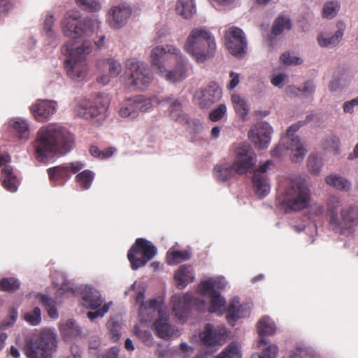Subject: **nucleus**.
<instances>
[{
    "instance_id": "f257e3e1",
    "label": "nucleus",
    "mask_w": 358,
    "mask_h": 358,
    "mask_svg": "<svg viewBox=\"0 0 358 358\" xmlns=\"http://www.w3.org/2000/svg\"><path fill=\"white\" fill-rule=\"evenodd\" d=\"M217 281L209 278L200 282L198 289L201 295L210 299V306L202 299L194 297L190 293L183 295H175L171 299L172 311L178 319L183 320L188 316L192 309L199 312H204L207 309L210 313H220L225 306V299L220 296L216 289Z\"/></svg>"
},
{
    "instance_id": "f03ea898",
    "label": "nucleus",
    "mask_w": 358,
    "mask_h": 358,
    "mask_svg": "<svg viewBox=\"0 0 358 358\" xmlns=\"http://www.w3.org/2000/svg\"><path fill=\"white\" fill-rule=\"evenodd\" d=\"M73 143L71 134L64 127L55 124L43 126L33 142L36 159L40 162H47L54 155L67 153Z\"/></svg>"
},
{
    "instance_id": "7ed1b4c3",
    "label": "nucleus",
    "mask_w": 358,
    "mask_h": 358,
    "mask_svg": "<svg viewBox=\"0 0 358 358\" xmlns=\"http://www.w3.org/2000/svg\"><path fill=\"white\" fill-rule=\"evenodd\" d=\"M150 59L152 65L169 82H180L187 76V59L176 46H157L152 49Z\"/></svg>"
},
{
    "instance_id": "20e7f679",
    "label": "nucleus",
    "mask_w": 358,
    "mask_h": 358,
    "mask_svg": "<svg viewBox=\"0 0 358 358\" xmlns=\"http://www.w3.org/2000/svg\"><path fill=\"white\" fill-rule=\"evenodd\" d=\"M184 50L197 63H203L214 57L216 42L212 33L205 27L194 28L187 36Z\"/></svg>"
},
{
    "instance_id": "39448f33",
    "label": "nucleus",
    "mask_w": 358,
    "mask_h": 358,
    "mask_svg": "<svg viewBox=\"0 0 358 358\" xmlns=\"http://www.w3.org/2000/svg\"><path fill=\"white\" fill-rule=\"evenodd\" d=\"M341 201L336 196H331L327 203V220L329 228L335 233L345 234L358 225V206H350L343 208L338 213Z\"/></svg>"
},
{
    "instance_id": "423d86ee",
    "label": "nucleus",
    "mask_w": 358,
    "mask_h": 358,
    "mask_svg": "<svg viewBox=\"0 0 358 358\" xmlns=\"http://www.w3.org/2000/svg\"><path fill=\"white\" fill-rule=\"evenodd\" d=\"M92 44L85 40L80 45L75 46V43L68 42L62 48V52L67 55L64 67L67 75L73 80H82L87 73L86 56L92 51Z\"/></svg>"
},
{
    "instance_id": "0eeeda50",
    "label": "nucleus",
    "mask_w": 358,
    "mask_h": 358,
    "mask_svg": "<svg viewBox=\"0 0 358 358\" xmlns=\"http://www.w3.org/2000/svg\"><path fill=\"white\" fill-rule=\"evenodd\" d=\"M57 335L50 329L41 331L24 348L27 358H53L57 349Z\"/></svg>"
},
{
    "instance_id": "6e6552de",
    "label": "nucleus",
    "mask_w": 358,
    "mask_h": 358,
    "mask_svg": "<svg viewBox=\"0 0 358 358\" xmlns=\"http://www.w3.org/2000/svg\"><path fill=\"white\" fill-rule=\"evenodd\" d=\"M62 32L66 37L78 38L89 36L94 32V22L83 19L77 10L67 12L61 22Z\"/></svg>"
},
{
    "instance_id": "1a4fd4ad",
    "label": "nucleus",
    "mask_w": 358,
    "mask_h": 358,
    "mask_svg": "<svg viewBox=\"0 0 358 358\" xmlns=\"http://www.w3.org/2000/svg\"><path fill=\"white\" fill-rule=\"evenodd\" d=\"M283 204L287 210L299 211L308 207L310 199V190L301 180H292L285 191Z\"/></svg>"
},
{
    "instance_id": "9d476101",
    "label": "nucleus",
    "mask_w": 358,
    "mask_h": 358,
    "mask_svg": "<svg viewBox=\"0 0 358 358\" xmlns=\"http://www.w3.org/2000/svg\"><path fill=\"white\" fill-rule=\"evenodd\" d=\"M157 248L149 241L138 238L127 253V258L133 270L144 266L157 254Z\"/></svg>"
},
{
    "instance_id": "9b49d317",
    "label": "nucleus",
    "mask_w": 358,
    "mask_h": 358,
    "mask_svg": "<svg viewBox=\"0 0 358 358\" xmlns=\"http://www.w3.org/2000/svg\"><path fill=\"white\" fill-rule=\"evenodd\" d=\"M313 117V114H309L306 115L304 120L293 124L287 129V134L286 136L283 137V141H286V148L290 149L292 152L291 160L292 162L297 163L301 162L307 153L304 143L298 136H294V133L301 127L312 121Z\"/></svg>"
},
{
    "instance_id": "f8f14e48",
    "label": "nucleus",
    "mask_w": 358,
    "mask_h": 358,
    "mask_svg": "<svg viewBox=\"0 0 358 358\" xmlns=\"http://www.w3.org/2000/svg\"><path fill=\"white\" fill-rule=\"evenodd\" d=\"M127 66L131 85L139 90H143L148 86L152 80V76L147 64L131 59L127 60Z\"/></svg>"
},
{
    "instance_id": "ddd939ff",
    "label": "nucleus",
    "mask_w": 358,
    "mask_h": 358,
    "mask_svg": "<svg viewBox=\"0 0 358 358\" xmlns=\"http://www.w3.org/2000/svg\"><path fill=\"white\" fill-rule=\"evenodd\" d=\"M236 158L233 163L237 174L243 175L252 169L257 162V156L250 145H240L235 151Z\"/></svg>"
},
{
    "instance_id": "4468645a",
    "label": "nucleus",
    "mask_w": 358,
    "mask_h": 358,
    "mask_svg": "<svg viewBox=\"0 0 358 358\" xmlns=\"http://www.w3.org/2000/svg\"><path fill=\"white\" fill-rule=\"evenodd\" d=\"M236 158L233 163L237 174L243 175L252 169L257 162V156L250 145H240L235 151Z\"/></svg>"
},
{
    "instance_id": "2eb2a0df",
    "label": "nucleus",
    "mask_w": 358,
    "mask_h": 358,
    "mask_svg": "<svg viewBox=\"0 0 358 358\" xmlns=\"http://www.w3.org/2000/svg\"><path fill=\"white\" fill-rule=\"evenodd\" d=\"M225 45L229 52L234 56H242L246 52L247 42L243 30L232 27L225 31Z\"/></svg>"
},
{
    "instance_id": "dca6fc26",
    "label": "nucleus",
    "mask_w": 358,
    "mask_h": 358,
    "mask_svg": "<svg viewBox=\"0 0 358 358\" xmlns=\"http://www.w3.org/2000/svg\"><path fill=\"white\" fill-rule=\"evenodd\" d=\"M273 129L266 122L257 123L248 131L249 139L259 149L266 148L271 141V134Z\"/></svg>"
},
{
    "instance_id": "f3484780",
    "label": "nucleus",
    "mask_w": 358,
    "mask_h": 358,
    "mask_svg": "<svg viewBox=\"0 0 358 358\" xmlns=\"http://www.w3.org/2000/svg\"><path fill=\"white\" fill-rule=\"evenodd\" d=\"M131 15V7L124 2H120L110 7L108 21L111 27L120 29L126 24Z\"/></svg>"
},
{
    "instance_id": "a211bd4d",
    "label": "nucleus",
    "mask_w": 358,
    "mask_h": 358,
    "mask_svg": "<svg viewBox=\"0 0 358 358\" xmlns=\"http://www.w3.org/2000/svg\"><path fill=\"white\" fill-rule=\"evenodd\" d=\"M145 290H138L136 293L135 301L137 303L140 304L139 307V317L141 322H148L155 315L157 310L159 306H161V303L156 299H150L147 302H144Z\"/></svg>"
},
{
    "instance_id": "6ab92c4d",
    "label": "nucleus",
    "mask_w": 358,
    "mask_h": 358,
    "mask_svg": "<svg viewBox=\"0 0 358 358\" xmlns=\"http://www.w3.org/2000/svg\"><path fill=\"white\" fill-rule=\"evenodd\" d=\"M227 335V330L223 327L214 328L211 324L205 326L201 338L204 345L207 347L220 346L223 344Z\"/></svg>"
},
{
    "instance_id": "aec40b11",
    "label": "nucleus",
    "mask_w": 358,
    "mask_h": 358,
    "mask_svg": "<svg viewBox=\"0 0 358 358\" xmlns=\"http://www.w3.org/2000/svg\"><path fill=\"white\" fill-rule=\"evenodd\" d=\"M271 164V161L267 160L254 171L252 176L253 186L255 189L256 194L261 198L266 196L270 191V185L265 173Z\"/></svg>"
},
{
    "instance_id": "412c9836",
    "label": "nucleus",
    "mask_w": 358,
    "mask_h": 358,
    "mask_svg": "<svg viewBox=\"0 0 358 358\" xmlns=\"http://www.w3.org/2000/svg\"><path fill=\"white\" fill-rule=\"evenodd\" d=\"M150 105V101H143L141 96L128 99L122 103L119 114L122 117L135 118L138 116L139 111H146Z\"/></svg>"
},
{
    "instance_id": "4be33fe9",
    "label": "nucleus",
    "mask_w": 358,
    "mask_h": 358,
    "mask_svg": "<svg viewBox=\"0 0 358 358\" xmlns=\"http://www.w3.org/2000/svg\"><path fill=\"white\" fill-rule=\"evenodd\" d=\"M107 106L101 103L99 99H96L94 103L90 101L77 103L74 107V110L78 116L89 120L97 117L104 112Z\"/></svg>"
},
{
    "instance_id": "5701e85b",
    "label": "nucleus",
    "mask_w": 358,
    "mask_h": 358,
    "mask_svg": "<svg viewBox=\"0 0 358 358\" xmlns=\"http://www.w3.org/2000/svg\"><path fill=\"white\" fill-rule=\"evenodd\" d=\"M1 174L4 175V178L1 181V185L8 191L15 192L17 191L20 185V180L14 173L13 167L7 165L10 157L8 155H1Z\"/></svg>"
},
{
    "instance_id": "b1692460",
    "label": "nucleus",
    "mask_w": 358,
    "mask_h": 358,
    "mask_svg": "<svg viewBox=\"0 0 358 358\" xmlns=\"http://www.w3.org/2000/svg\"><path fill=\"white\" fill-rule=\"evenodd\" d=\"M57 110V102L48 100H38L30 107L35 120L38 122L47 121Z\"/></svg>"
},
{
    "instance_id": "393cba45",
    "label": "nucleus",
    "mask_w": 358,
    "mask_h": 358,
    "mask_svg": "<svg viewBox=\"0 0 358 358\" xmlns=\"http://www.w3.org/2000/svg\"><path fill=\"white\" fill-rule=\"evenodd\" d=\"M156 312L159 317L153 324L155 334L160 338L167 340L174 334L175 327L169 324V315L161 306H159Z\"/></svg>"
},
{
    "instance_id": "a878e982",
    "label": "nucleus",
    "mask_w": 358,
    "mask_h": 358,
    "mask_svg": "<svg viewBox=\"0 0 358 358\" xmlns=\"http://www.w3.org/2000/svg\"><path fill=\"white\" fill-rule=\"evenodd\" d=\"M199 104L201 108H209L220 100L222 96L221 89L216 82L211 81L200 92Z\"/></svg>"
},
{
    "instance_id": "bb28decb",
    "label": "nucleus",
    "mask_w": 358,
    "mask_h": 358,
    "mask_svg": "<svg viewBox=\"0 0 358 358\" xmlns=\"http://www.w3.org/2000/svg\"><path fill=\"white\" fill-rule=\"evenodd\" d=\"M336 31L331 36H325L320 34L317 36V41L322 48H334L343 40L346 25L344 22L338 21L336 24Z\"/></svg>"
},
{
    "instance_id": "cd10ccee",
    "label": "nucleus",
    "mask_w": 358,
    "mask_h": 358,
    "mask_svg": "<svg viewBox=\"0 0 358 358\" xmlns=\"http://www.w3.org/2000/svg\"><path fill=\"white\" fill-rule=\"evenodd\" d=\"M9 128L14 136L21 141H27L30 137V125L27 120L15 117L10 120Z\"/></svg>"
},
{
    "instance_id": "c85d7f7f",
    "label": "nucleus",
    "mask_w": 358,
    "mask_h": 358,
    "mask_svg": "<svg viewBox=\"0 0 358 358\" xmlns=\"http://www.w3.org/2000/svg\"><path fill=\"white\" fill-rule=\"evenodd\" d=\"M257 327L259 337V346L267 343L264 336H271L274 334L276 331V327L273 321L267 316H264L259 320Z\"/></svg>"
},
{
    "instance_id": "c756f323",
    "label": "nucleus",
    "mask_w": 358,
    "mask_h": 358,
    "mask_svg": "<svg viewBox=\"0 0 358 358\" xmlns=\"http://www.w3.org/2000/svg\"><path fill=\"white\" fill-rule=\"evenodd\" d=\"M174 280L179 289L185 288L189 283L194 280L192 269L190 266L182 265L175 272Z\"/></svg>"
},
{
    "instance_id": "7c9ffc66",
    "label": "nucleus",
    "mask_w": 358,
    "mask_h": 358,
    "mask_svg": "<svg viewBox=\"0 0 358 358\" xmlns=\"http://www.w3.org/2000/svg\"><path fill=\"white\" fill-rule=\"evenodd\" d=\"M83 305L90 309H96L102 304L101 294L91 288L86 287L83 292Z\"/></svg>"
},
{
    "instance_id": "2f4dec72",
    "label": "nucleus",
    "mask_w": 358,
    "mask_h": 358,
    "mask_svg": "<svg viewBox=\"0 0 358 358\" xmlns=\"http://www.w3.org/2000/svg\"><path fill=\"white\" fill-rule=\"evenodd\" d=\"M237 174L233 164L222 163L216 164L213 169V175L218 181H227Z\"/></svg>"
},
{
    "instance_id": "473e14b6",
    "label": "nucleus",
    "mask_w": 358,
    "mask_h": 358,
    "mask_svg": "<svg viewBox=\"0 0 358 358\" xmlns=\"http://www.w3.org/2000/svg\"><path fill=\"white\" fill-rule=\"evenodd\" d=\"M245 313L243 306L240 305L238 299L234 298L229 303L227 310V319L229 323L234 325V323L241 317H244Z\"/></svg>"
},
{
    "instance_id": "72a5a7b5",
    "label": "nucleus",
    "mask_w": 358,
    "mask_h": 358,
    "mask_svg": "<svg viewBox=\"0 0 358 358\" xmlns=\"http://www.w3.org/2000/svg\"><path fill=\"white\" fill-rule=\"evenodd\" d=\"M59 330L61 336L66 341L76 338L81 333L80 328L73 320H69L66 323L62 324Z\"/></svg>"
},
{
    "instance_id": "f704fd0d",
    "label": "nucleus",
    "mask_w": 358,
    "mask_h": 358,
    "mask_svg": "<svg viewBox=\"0 0 358 358\" xmlns=\"http://www.w3.org/2000/svg\"><path fill=\"white\" fill-rule=\"evenodd\" d=\"M176 10L184 18H191L196 11L194 0H178Z\"/></svg>"
},
{
    "instance_id": "c9c22d12",
    "label": "nucleus",
    "mask_w": 358,
    "mask_h": 358,
    "mask_svg": "<svg viewBox=\"0 0 358 358\" xmlns=\"http://www.w3.org/2000/svg\"><path fill=\"white\" fill-rule=\"evenodd\" d=\"M231 100L236 113L239 115L243 120H245L250 110L247 101L237 94H233L231 96Z\"/></svg>"
},
{
    "instance_id": "e433bc0d",
    "label": "nucleus",
    "mask_w": 358,
    "mask_h": 358,
    "mask_svg": "<svg viewBox=\"0 0 358 358\" xmlns=\"http://www.w3.org/2000/svg\"><path fill=\"white\" fill-rule=\"evenodd\" d=\"M291 28L292 22L290 18L282 15L274 20L271 28V34L277 36L281 34L285 29L289 30Z\"/></svg>"
},
{
    "instance_id": "4c0bfd02",
    "label": "nucleus",
    "mask_w": 358,
    "mask_h": 358,
    "mask_svg": "<svg viewBox=\"0 0 358 358\" xmlns=\"http://www.w3.org/2000/svg\"><path fill=\"white\" fill-rule=\"evenodd\" d=\"M49 179L51 182L60 179H68L70 177L69 167L66 164L59 165L48 169Z\"/></svg>"
},
{
    "instance_id": "58836bf2",
    "label": "nucleus",
    "mask_w": 358,
    "mask_h": 358,
    "mask_svg": "<svg viewBox=\"0 0 358 358\" xmlns=\"http://www.w3.org/2000/svg\"><path fill=\"white\" fill-rule=\"evenodd\" d=\"M191 254L187 250H169L166 254V262L169 265L178 264L183 261L189 259Z\"/></svg>"
},
{
    "instance_id": "ea45409f",
    "label": "nucleus",
    "mask_w": 358,
    "mask_h": 358,
    "mask_svg": "<svg viewBox=\"0 0 358 358\" xmlns=\"http://www.w3.org/2000/svg\"><path fill=\"white\" fill-rule=\"evenodd\" d=\"M36 298L43 305L48 312V315L51 318H57L59 317L55 301L50 297L43 294H38Z\"/></svg>"
},
{
    "instance_id": "a19ab883",
    "label": "nucleus",
    "mask_w": 358,
    "mask_h": 358,
    "mask_svg": "<svg viewBox=\"0 0 358 358\" xmlns=\"http://www.w3.org/2000/svg\"><path fill=\"white\" fill-rule=\"evenodd\" d=\"M325 182L339 190L348 191L350 188V182L345 178L332 174L325 178Z\"/></svg>"
},
{
    "instance_id": "79ce46f5",
    "label": "nucleus",
    "mask_w": 358,
    "mask_h": 358,
    "mask_svg": "<svg viewBox=\"0 0 358 358\" xmlns=\"http://www.w3.org/2000/svg\"><path fill=\"white\" fill-rule=\"evenodd\" d=\"M98 67L108 68V74L111 78L117 77L122 71V66L120 64L113 59H108L99 62L98 64Z\"/></svg>"
},
{
    "instance_id": "37998d69",
    "label": "nucleus",
    "mask_w": 358,
    "mask_h": 358,
    "mask_svg": "<svg viewBox=\"0 0 358 358\" xmlns=\"http://www.w3.org/2000/svg\"><path fill=\"white\" fill-rule=\"evenodd\" d=\"M94 174L90 170H84L76 176V180L82 189H88L92 183Z\"/></svg>"
},
{
    "instance_id": "c03bdc74",
    "label": "nucleus",
    "mask_w": 358,
    "mask_h": 358,
    "mask_svg": "<svg viewBox=\"0 0 358 358\" xmlns=\"http://www.w3.org/2000/svg\"><path fill=\"white\" fill-rule=\"evenodd\" d=\"M315 352L313 349L304 344H300L289 352V358H314Z\"/></svg>"
},
{
    "instance_id": "a18cd8bd",
    "label": "nucleus",
    "mask_w": 358,
    "mask_h": 358,
    "mask_svg": "<svg viewBox=\"0 0 358 358\" xmlns=\"http://www.w3.org/2000/svg\"><path fill=\"white\" fill-rule=\"evenodd\" d=\"M217 358H241L240 347L235 342L231 343Z\"/></svg>"
},
{
    "instance_id": "49530a36",
    "label": "nucleus",
    "mask_w": 358,
    "mask_h": 358,
    "mask_svg": "<svg viewBox=\"0 0 358 358\" xmlns=\"http://www.w3.org/2000/svg\"><path fill=\"white\" fill-rule=\"evenodd\" d=\"M173 99V98L168 97L166 101L167 103H170V117H171L172 120L177 121L182 117L183 113L182 110L180 102L178 100H174L172 101Z\"/></svg>"
},
{
    "instance_id": "de8ad7c7",
    "label": "nucleus",
    "mask_w": 358,
    "mask_h": 358,
    "mask_svg": "<svg viewBox=\"0 0 358 358\" xmlns=\"http://www.w3.org/2000/svg\"><path fill=\"white\" fill-rule=\"evenodd\" d=\"M340 9V3L337 1L326 2L322 8V16L327 19L334 17Z\"/></svg>"
},
{
    "instance_id": "09e8293b",
    "label": "nucleus",
    "mask_w": 358,
    "mask_h": 358,
    "mask_svg": "<svg viewBox=\"0 0 358 358\" xmlns=\"http://www.w3.org/2000/svg\"><path fill=\"white\" fill-rule=\"evenodd\" d=\"M322 159L317 157L315 155H310L307 161V166L308 171L314 175H317L320 172L321 167L322 166Z\"/></svg>"
},
{
    "instance_id": "8fccbe9b",
    "label": "nucleus",
    "mask_w": 358,
    "mask_h": 358,
    "mask_svg": "<svg viewBox=\"0 0 358 358\" xmlns=\"http://www.w3.org/2000/svg\"><path fill=\"white\" fill-rule=\"evenodd\" d=\"M106 326L111 335V339L114 342L118 341L121 336V325L119 322L115 320L114 319H110L108 321Z\"/></svg>"
},
{
    "instance_id": "3c124183",
    "label": "nucleus",
    "mask_w": 358,
    "mask_h": 358,
    "mask_svg": "<svg viewBox=\"0 0 358 358\" xmlns=\"http://www.w3.org/2000/svg\"><path fill=\"white\" fill-rule=\"evenodd\" d=\"M24 320L30 324L36 326L41 321V312L38 307H35L33 310L24 314Z\"/></svg>"
},
{
    "instance_id": "603ef678",
    "label": "nucleus",
    "mask_w": 358,
    "mask_h": 358,
    "mask_svg": "<svg viewBox=\"0 0 358 358\" xmlns=\"http://www.w3.org/2000/svg\"><path fill=\"white\" fill-rule=\"evenodd\" d=\"M19 280L15 278H1V290L8 292H15L20 287Z\"/></svg>"
},
{
    "instance_id": "864d4df0",
    "label": "nucleus",
    "mask_w": 358,
    "mask_h": 358,
    "mask_svg": "<svg viewBox=\"0 0 358 358\" xmlns=\"http://www.w3.org/2000/svg\"><path fill=\"white\" fill-rule=\"evenodd\" d=\"M78 6L90 12H96L101 9V4L96 0H76Z\"/></svg>"
},
{
    "instance_id": "5fc2aeb1",
    "label": "nucleus",
    "mask_w": 358,
    "mask_h": 358,
    "mask_svg": "<svg viewBox=\"0 0 358 358\" xmlns=\"http://www.w3.org/2000/svg\"><path fill=\"white\" fill-rule=\"evenodd\" d=\"M280 60L285 65H299L302 64L303 59L299 57L291 55L289 52H285L280 57Z\"/></svg>"
},
{
    "instance_id": "6e6d98bb",
    "label": "nucleus",
    "mask_w": 358,
    "mask_h": 358,
    "mask_svg": "<svg viewBox=\"0 0 358 358\" xmlns=\"http://www.w3.org/2000/svg\"><path fill=\"white\" fill-rule=\"evenodd\" d=\"M315 87L312 81L308 80L303 84V87L302 89H300L299 87L296 88L294 86H289L287 88V90L292 94L297 95L298 92H303L306 93L313 94L315 92Z\"/></svg>"
},
{
    "instance_id": "4d7b16f0",
    "label": "nucleus",
    "mask_w": 358,
    "mask_h": 358,
    "mask_svg": "<svg viewBox=\"0 0 358 358\" xmlns=\"http://www.w3.org/2000/svg\"><path fill=\"white\" fill-rule=\"evenodd\" d=\"M227 107L224 104H220L219 106L213 110L209 114V119L213 122L220 120L226 114Z\"/></svg>"
},
{
    "instance_id": "13d9d810",
    "label": "nucleus",
    "mask_w": 358,
    "mask_h": 358,
    "mask_svg": "<svg viewBox=\"0 0 358 358\" xmlns=\"http://www.w3.org/2000/svg\"><path fill=\"white\" fill-rule=\"evenodd\" d=\"M285 143L286 141H284L283 138H282L280 144L275 146L271 151V156L273 157L280 158L285 155V152L290 150V149L286 148Z\"/></svg>"
},
{
    "instance_id": "bf43d9fd",
    "label": "nucleus",
    "mask_w": 358,
    "mask_h": 358,
    "mask_svg": "<svg viewBox=\"0 0 358 358\" xmlns=\"http://www.w3.org/2000/svg\"><path fill=\"white\" fill-rule=\"evenodd\" d=\"M54 24V15L52 14L47 15L44 20V30L46 32L47 36L52 37L54 35L52 26Z\"/></svg>"
},
{
    "instance_id": "052dcab7",
    "label": "nucleus",
    "mask_w": 358,
    "mask_h": 358,
    "mask_svg": "<svg viewBox=\"0 0 358 358\" xmlns=\"http://www.w3.org/2000/svg\"><path fill=\"white\" fill-rule=\"evenodd\" d=\"M339 145V139L336 136H331L329 138L326 139L322 144L324 149L331 148L334 151L338 150Z\"/></svg>"
},
{
    "instance_id": "680f3d73",
    "label": "nucleus",
    "mask_w": 358,
    "mask_h": 358,
    "mask_svg": "<svg viewBox=\"0 0 358 358\" xmlns=\"http://www.w3.org/2000/svg\"><path fill=\"white\" fill-rule=\"evenodd\" d=\"M278 353V348L276 345H269L264 349L262 354V358H275Z\"/></svg>"
},
{
    "instance_id": "e2e57ef3",
    "label": "nucleus",
    "mask_w": 358,
    "mask_h": 358,
    "mask_svg": "<svg viewBox=\"0 0 358 358\" xmlns=\"http://www.w3.org/2000/svg\"><path fill=\"white\" fill-rule=\"evenodd\" d=\"M109 310V304L105 303L101 308L94 312H88L87 315L91 320L103 317Z\"/></svg>"
},
{
    "instance_id": "0e129e2a",
    "label": "nucleus",
    "mask_w": 358,
    "mask_h": 358,
    "mask_svg": "<svg viewBox=\"0 0 358 358\" xmlns=\"http://www.w3.org/2000/svg\"><path fill=\"white\" fill-rule=\"evenodd\" d=\"M358 106V96L350 100L345 101L343 104V111L347 113H352L355 106Z\"/></svg>"
},
{
    "instance_id": "69168bd1",
    "label": "nucleus",
    "mask_w": 358,
    "mask_h": 358,
    "mask_svg": "<svg viewBox=\"0 0 358 358\" xmlns=\"http://www.w3.org/2000/svg\"><path fill=\"white\" fill-rule=\"evenodd\" d=\"M135 335L143 341H147L151 337V334L148 330H141L138 325L134 328Z\"/></svg>"
},
{
    "instance_id": "338daca9",
    "label": "nucleus",
    "mask_w": 358,
    "mask_h": 358,
    "mask_svg": "<svg viewBox=\"0 0 358 358\" xmlns=\"http://www.w3.org/2000/svg\"><path fill=\"white\" fill-rule=\"evenodd\" d=\"M17 317V313L14 309H12L10 312V315L8 320H4L3 322H1V326L3 327H9L13 325L15 322L16 321V319Z\"/></svg>"
},
{
    "instance_id": "774afa93",
    "label": "nucleus",
    "mask_w": 358,
    "mask_h": 358,
    "mask_svg": "<svg viewBox=\"0 0 358 358\" xmlns=\"http://www.w3.org/2000/svg\"><path fill=\"white\" fill-rule=\"evenodd\" d=\"M287 76L285 74L280 73L275 76H274L271 79V83L276 87H278L280 88L284 86V82L286 79Z\"/></svg>"
}]
</instances>
